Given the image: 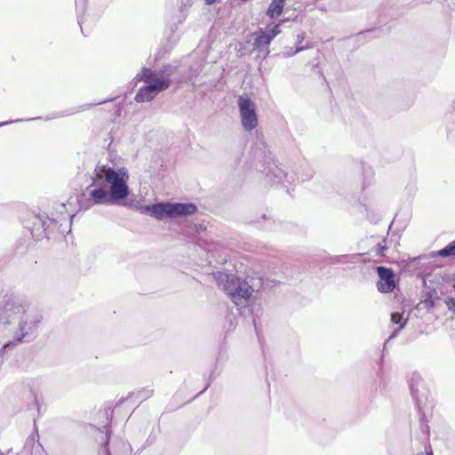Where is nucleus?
Instances as JSON below:
<instances>
[{"label":"nucleus","mask_w":455,"mask_h":455,"mask_svg":"<svg viewBox=\"0 0 455 455\" xmlns=\"http://www.w3.org/2000/svg\"><path fill=\"white\" fill-rule=\"evenodd\" d=\"M284 3H285V0H272V2L270 3V4L267 8V15L270 19H275V18L279 17L283 11Z\"/></svg>","instance_id":"9d476101"},{"label":"nucleus","mask_w":455,"mask_h":455,"mask_svg":"<svg viewBox=\"0 0 455 455\" xmlns=\"http://www.w3.org/2000/svg\"><path fill=\"white\" fill-rule=\"evenodd\" d=\"M416 455H432L431 452H419V453H417Z\"/></svg>","instance_id":"f3484780"},{"label":"nucleus","mask_w":455,"mask_h":455,"mask_svg":"<svg viewBox=\"0 0 455 455\" xmlns=\"http://www.w3.org/2000/svg\"><path fill=\"white\" fill-rule=\"evenodd\" d=\"M212 276L217 285L229 296L241 314L252 313V307L261 288L259 278L247 277L241 281L235 275L225 272H214Z\"/></svg>","instance_id":"f03ea898"},{"label":"nucleus","mask_w":455,"mask_h":455,"mask_svg":"<svg viewBox=\"0 0 455 455\" xmlns=\"http://www.w3.org/2000/svg\"><path fill=\"white\" fill-rule=\"evenodd\" d=\"M287 20H282L278 23L269 24L266 29H259L252 35L253 48L257 51H263L268 53L267 47L271 41L281 33V25Z\"/></svg>","instance_id":"0eeeda50"},{"label":"nucleus","mask_w":455,"mask_h":455,"mask_svg":"<svg viewBox=\"0 0 455 455\" xmlns=\"http://www.w3.org/2000/svg\"><path fill=\"white\" fill-rule=\"evenodd\" d=\"M411 390H412L413 393L416 392V389H415L414 386H411Z\"/></svg>","instance_id":"6ab92c4d"},{"label":"nucleus","mask_w":455,"mask_h":455,"mask_svg":"<svg viewBox=\"0 0 455 455\" xmlns=\"http://www.w3.org/2000/svg\"><path fill=\"white\" fill-rule=\"evenodd\" d=\"M1 317L6 322H19L20 335L16 339L19 342L32 333L43 319L39 310L20 299L7 300L3 307Z\"/></svg>","instance_id":"7ed1b4c3"},{"label":"nucleus","mask_w":455,"mask_h":455,"mask_svg":"<svg viewBox=\"0 0 455 455\" xmlns=\"http://www.w3.org/2000/svg\"><path fill=\"white\" fill-rule=\"evenodd\" d=\"M435 256L454 257L455 256V240L445 248L435 253Z\"/></svg>","instance_id":"9b49d317"},{"label":"nucleus","mask_w":455,"mask_h":455,"mask_svg":"<svg viewBox=\"0 0 455 455\" xmlns=\"http://www.w3.org/2000/svg\"><path fill=\"white\" fill-rule=\"evenodd\" d=\"M444 302L448 309L455 314V298L448 297Z\"/></svg>","instance_id":"ddd939ff"},{"label":"nucleus","mask_w":455,"mask_h":455,"mask_svg":"<svg viewBox=\"0 0 455 455\" xmlns=\"http://www.w3.org/2000/svg\"><path fill=\"white\" fill-rule=\"evenodd\" d=\"M239 115L243 128L251 132L258 126V115L255 102L246 94L239 96L237 100Z\"/></svg>","instance_id":"423d86ee"},{"label":"nucleus","mask_w":455,"mask_h":455,"mask_svg":"<svg viewBox=\"0 0 455 455\" xmlns=\"http://www.w3.org/2000/svg\"><path fill=\"white\" fill-rule=\"evenodd\" d=\"M101 455H110L108 450H104Z\"/></svg>","instance_id":"a211bd4d"},{"label":"nucleus","mask_w":455,"mask_h":455,"mask_svg":"<svg viewBox=\"0 0 455 455\" xmlns=\"http://www.w3.org/2000/svg\"><path fill=\"white\" fill-rule=\"evenodd\" d=\"M436 292L434 290L426 291L422 293L421 300L418 304L419 308L429 310L434 307Z\"/></svg>","instance_id":"1a4fd4ad"},{"label":"nucleus","mask_w":455,"mask_h":455,"mask_svg":"<svg viewBox=\"0 0 455 455\" xmlns=\"http://www.w3.org/2000/svg\"><path fill=\"white\" fill-rule=\"evenodd\" d=\"M391 321L393 323L400 324L399 329L403 328L405 324V320H403V316L402 314L394 313L391 315Z\"/></svg>","instance_id":"f8f14e48"},{"label":"nucleus","mask_w":455,"mask_h":455,"mask_svg":"<svg viewBox=\"0 0 455 455\" xmlns=\"http://www.w3.org/2000/svg\"><path fill=\"white\" fill-rule=\"evenodd\" d=\"M302 50H304V47L297 46L295 51L291 52H286V53H284V55L286 57H290V56L294 55L295 53H298V52H301Z\"/></svg>","instance_id":"2eb2a0df"},{"label":"nucleus","mask_w":455,"mask_h":455,"mask_svg":"<svg viewBox=\"0 0 455 455\" xmlns=\"http://www.w3.org/2000/svg\"><path fill=\"white\" fill-rule=\"evenodd\" d=\"M9 124V122L0 124V126Z\"/></svg>","instance_id":"aec40b11"},{"label":"nucleus","mask_w":455,"mask_h":455,"mask_svg":"<svg viewBox=\"0 0 455 455\" xmlns=\"http://www.w3.org/2000/svg\"><path fill=\"white\" fill-rule=\"evenodd\" d=\"M142 211L158 220H163L190 216L196 212V206L192 203L167 202L146 205Z\"/></svg>","instance_id":"39448f33"},{"label":"nucleus","mask_w":455,"mask_h":455,"mask_svg":"<svg viewBox=\"0 0 455 455\" xmlns=\"http://www.w3.org/2000/svg\"><path fill=\"white\" fill-rule=\"evenodd\" d=\"M172 73L173 68L171 66L165 67L164 70L158 72L144 69L140 75V79L143 81L146 85L141 87L137 92L135 97L136 101H150L158 93L168 89Z\"/></svg>","instance_id":"20e7f679"},{"label":"nucleus","mask_w":455,"mask_h":455,"mask_svg":"<svg viewBox=\"0 0 455 455\" xmlns=\"http://www.w3.org/2000/svg\"><path fill=\"white\" fill-rule=\"evenodd\" d=\"M377 273L379 278L377 283L378 291L381 293L392 292L395 287L394 272L390 268L378 267Z\"/></svg>","instance_id":"6e6552de"},{"label":"nucleus","mask_w":455,"mask_h":455,"mask_svg":"<svg viewBox=\"0 0 455 455\" xmlns=\"http://www.w3.org/2000/svg\"><path fill=\"white\" fill-rule=\"evenodd\" d=\"M129 172L124 167L97 165L94 169L90 196L97 204H114L125 200L130 193Z\"/></svg>","instance_id":"f257e3e1"},{"label":"nucleus","mask_w":455,"mask_h":455,"mask_svg":"<svg viewBox=\"0 0 455 455\" xmlns=\"http://www.w3.org/2000/svg\"><path fill=\"white\" fill-rule=\"evenodd\" d=\"M305 39V34L302 33V34H299L297 36V43L298 44H301Z\"/></svg>","instance_id":"dca6fc26"},{"label":"nucleus","mask_w":455,"mask_h":455,"mask_svg":"<svg viewBox=\"0 0 455 455\" xmlns=\"http://www.w3.org/2000/svg\"><path fill=\"white\" fill-rule=\"evenodd\" d=\"M71 203L68 201L67 204H61L60 205V209H59V212L60 213H63L64 212H68L71 217L73 216L72 214V212L73 211H69L68 207L70 206Z\"/></svg>","instance_id":"4468645a"}]
</instances>
